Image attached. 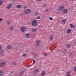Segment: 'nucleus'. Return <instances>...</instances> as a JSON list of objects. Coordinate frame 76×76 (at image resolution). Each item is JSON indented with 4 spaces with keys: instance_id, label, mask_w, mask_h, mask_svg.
Wrapping results in <instances>:
<instances>
[{
    "instance_id": "obj_1",
    "label": "nucleus",
    "mask_w": 76,
    "mask_h": 76,
    "mask_svg": "<svg viewBox=\"0 0 76 76\" xmlns=\"http://www.w3.org/2000/svg\"><path fill=\"white\" fill-rule=\"evenodd\" d=\"M38 23V20L37 19L34 20L32 22V25L34 26H37Z\"/></svg>"
},
{
    "instance_id": "obj_2",
    "label": "nucleus",
    "mask_w": 76,
    "mask_h": 76,
    "mask_svg": "<svg viewBox=\"0 0 76 76\" xmlns=\"http://www.w3.org/2000/svg\"><path fill=\"white\" fill-rule=\"evenodd\" d=\"M41 44V41L39 40H37L36 42V45L37 47H39Z\"/></svg>"
},
{
    "instance_id": "obj_3",
    "label": "nucleus",
    "mask_w": 76,
    "mask_h": 76,
    "mask_svg": "<svg viewBox=\"0 0 76 76\" xmlns=\"http://www.w3.org/2000/svg\"><path fill=\"white\" fill-rule=\"evenodd\" d=\"M20 30L22 32H24L26 30V27H21Z\"/></svg>"
},
{
    "instance_id": "obj_4",
    "label": "nucleus",
    "mask_w": 76,
    "mask_h": 76,
    "mask_svg": "<svg viewBox=\"0 0 76 76\" xmlns=\"http://www.w3.org/2000/svg\"><path fill=\"white\" fill-rule=\"evenodd\" d=\"M64 9V6H60L59 7V11H63Z\"/></svg>"
},
{
    "instance_id": "obj_5",
    "label": "nucleus",
    "mask_w": 76,
    "mask_h": 76,
    "mask_svg": "<svg viewBox=\"0 0 76 76\" xmlns=\"http://www.w3.org/2000/svg\"><path fill=\"white\" fill-rule=\"evenodd\" d=\"M12 7V4H9L7 7V8L8 9H10Z\"/></svg>"
},
{
    "instance_id": "obj_6",
    "label": "nucleus",
    "mask_w": 76,
    "mask_h": 76,
    "mask_svg": "<svg viewBox=\"0 0 76 76\" xmlns=\"http://www.w3.org/2000/svg\"><path fill=\"white\" fill-rule=\"evenodd\" d=\"M30 12H31V10L29 9L26 10L24 11V13L26 14H28V13H29Z\"/></svg>"
},
{
    "instance_id": "obj_7",
    "label": "nucleus",
    "mask_w": 76,
    "mask_h": 76,
    "mask_svg": "<svg viewBox=\"0 0 76 76\" xmlns=\"http://www.w3.org/2000/svg\"><path fill=\"white\" fill-rule=\"evenodd\" d=\"M38 72H39V69H35L33 71V74H37V73Z\"/></svg>"
},
{
    "instance_id": "obj_8",
    "label": "nucleus",
    "mask_w": 76,
    "mask_h": 76,
    "mask_svg": "<svg viewBox=\"0 0 76 76\" xmlns=\"http://www.w3.org/2000/svg\"><path fill=\"white\" fill-rule=\"evenodd\" d=\"M6 64V62H3L1 63H0V66L1 67H3V66H4Z\"/></svg>"
},
{
    "instance_id": "obj_9",
    "label": "nucleus",
    "mask_w": 76,
    "mask_h": 76,
    "mask_svg": "<svg viewBox=\"0 0 76 76\" xmlns=\"http://www.w3.org/2000/svg\"><path fill=\"white\" fill-rule=\"evenodd\" d=\"M45 71H43L41 74V76H45Z\"/></svg>"
},
{
    "instance_id": "obj_10",
    "label": "nucleus",
    "mask_w": 76,
    "mask_h": 76,
    "mask_svg": "<svg viewBox=\"0 0 76 76\" xmlns=\"http://www.w3.org/2000/svg\"><path fill=\"white\" fill-rule=\"evenodd\" d=\"M32 31L33 32H35L37 31V28H34L32 29Z\"/></svg>"
},
{
    "instance_id": "obj_11",
    "label": "nucleus",
    "mask_w": 76,
    "mask_h": 76,
    "mask_svg": "<svg viewBox=\"0 0 76 76\" xmlns=\"http://www.w3.org/2000/svg\"><path fill=\"white\" fill-rule=\"evenodd\" d=\"M71 73V72L70 71H68L66 72V76H69L70 75V73Z\"/></svg>"
},
{
    "instance_id": "obj_12",
    "label": "nucleus",
    "mask_w": 76,
    "mask_h": 76,
    "mask_svg": "<svg viewBox=\"0 0 76 76\" xmlns=\"http://www.w3.org/2000/svg\"><path fill=\"white\" fill-rule=\"evenodd\" d=\"M53 37H54V36L53 35H51L50 36L49 38V40H53Z\"/></svg>"
},
{
    "instance_id": "obj_13",
    "label": "nucleus",
    "mask_w": 76,
    "mask_h": 76,
    "mask_svg": "<svg viewBox=\"0 0 76 76\" xmlns=\"http://www.w3.org/2000/svg\"><path fill=\"white\" fill-rule=\"evenodd\" d=\"M71 31H72L71 30V29H70V28H69L67 30V34H70V33H71Z\"/></svg>"
},
{
    "instance_id": "obj_14",
    "label": "nucleus",
    "mask_w": 76,
    "mask_h": 76,
    "mask_svg": "<svg viewBox=\"0 0 76 76\" xmlns=\"http://www.w3.org/2000/svg\"><path fill=\"white\" fill-rule=\"evenodd\" d=\"M66 20L64 19L62 21V24H63V25H64V24L66 23Z\"/></svg>"
},
{
    "instance_id": "obj_15",
    "label": "nucleus",
    "mask_w": 76,
    "mask_h": 76,
    "mask_svg": "<svg viewBox=\"0 0 76 76\" xmlns=\"http://www.w3.org/2000/svg\"><path fill=\"white\" fill-rule=\"evenodd\" d=\"M64 13H67L68 12V10L67 9H64L63 12Z\"/></svg>"
},
{
    "instance_id": "obj_16",
    "label": "nucleus",
    "mask_w": 76,
    "mask_h": 76,
    "mask_svg": "<svg viewBox=\"0 0 76 76\" xmlns=\"http://www.w3.org/2000/svg\"><path fill=\"white\" fill-rule=\"evenodd\" d=\"M3 75V71L1 70H0V76H2Z\"/></svg>"
},
{
    "instance_id": "obj_17",
    "label": "nucleus",
    "mask_w": 76,
    "mask_h": 76,
    "mask_svg": "<svg viewBox=\"0 0 76 76\" xmlns=\"http://www.w3.org/2000/svg\"><path fill=\"white\" fill-rule=\"evenodd\" d=\"M7 49H11L12 48V46L10 45H9L7 46Z\"/></svg>"
},
{
    "instance_id": "obj_18",
    "label": "nucleus",
    "mask_w": 76,
    "mask_h": 76,
    "mask_svg": "<svg viewBox=\"0 0 76 76\" xmlns=\"http://www.w3.org/2000/svg\"><path fill=\"white\" fill-rule=\"evenodd\" d=\"M26 38H29L30 37V34H26Z\"/></svg>"
},
{
    "instance_id": "obj_19",
    "label": "nucleus",
    "mask_w": 76,
    "mask_h": 76,
    "mask_svg": "<svg viewBox=\"0 0 76 76\" xmlns=\"http://www.w3.org/2000/svg\"><path fill=\"white\" fill-rule=\"evenodd\" d=\"M71 46V45L70 44H68V45H67L66 46V48H70Z\"/></svg>"
},
{
    "instance_id": "obj_20",
    "label": "nucleus",
    "mask_w": 76,
    "mask_h": 76,
    "mask_svg": "<svg viewBox=\"0 0 76 76\" xmlns=\"http://www.w3.org/2000/svg\"><path fill=\"white\" fill-rule=\"evenodd\" d=\"M23 73H24V71H22L20 73L19 75V76H22V75H23Z\"/></svg>"
},
{
    "instance_id": "obj_21",
    "label": "nucleus",
    "mask_w": 76,
    "mask_h": 76,
    "mask_svg": "<svg viewBox=\"0 0 76 76\" xmlns=\"http://www.w3.org/2000/svg\"><path fill=\"white\" fill-rule=\"evenodd\" d=\"M11 23V22H10V21H8L7 23V25H10V24Z\"/></svg>"
},
{
    "instance_id": "obj_22",
    "label": "nucleus",
    "mask_w": 76,
    "mask_h": 76,
    "mask_svg": "<svg viewBox=\"0 0 76 76\" xmlns=\"http://www.w3.org/2000/svg\"><path fill=\"white\" fill-rule=\"evenodd\" d=\"M21 7H22V6L20 5H18L17 6V8H18V9H20V8H21Z\"/></svg>"
},
{
    "instance_id": "obj_23",
    "label": "nucleus",
    "mask_w": 76,
    "mask_h": 76,
    "mask_svg": "<svg viewBox=\"0 0 76 76\" xmlns=\"http://www.w3.org/2000/svg\"><path fill=\"white\" fill-rule=\"evenodd\" d=\"M14 29V26H11V27L10 28V30L12 31V30H13Z\"/></svg>"
},
{
    "instance_id": "obj_24",
    "label": "nucleus",
    "mask_w": 76,
    "mask_h": 76,
    "mask_svg": "<svg viewBox=\"0 0 76 76\" xmlns=\"http://www.w3.org/2000/svg\"><path fill=\"white\" fill-rule=\"evenodd\" d=\"M3 1H0V6H1L2 4H3Z\"/></svg>"
},
{
    "instance_id": "obj_25",
    "label": "nucleus",
    "mask_w": 76,
    "mask_h": 76,
    "mask_svg": "<svg viewBox=\"0 0 76 76\" xmlns=\"http://www.w3.org/2000/svg\"><path fill=\"white\" fill-rule=\"evenodd\" d=\"M12 64L13 65H16V63L15 62H13L12 63Z\"/></svg>"
},
{
    "instance_id": "obj_26",
    "label": "nucleus",
    "mask_w": 76,
    "mask_h": 76,
    "mask_svg": "<svg viewBox=\"0 0 76 76\" xmlns=\"http://www.w3.org/2000/svg\"><path fill=\"white\" fill-rule=\"evenodd\" d=\"M23 57H26L27 56V55L26 54H24L23 55Z\"/></svg>"
},
{
    "instance_id": "obj_27",
    "label": "nucleus",
    "mask_w": 76,
    "mask_h": 76,
    "mask_svg": "<svg viewBox=\"0 0 76 76\" xmlns=\"http://www.w3.org/2000/svg\"><path fill=\"white\" fill-rule=\"evenodd\" d=\"M70 26H71V28H74V27H75V26H73V24H70Z\"/></svg>"
},
{
    "instance_id": "obj_28",
    "label": "nucleus",
    "mask_w": 76,
    "mask_h": 76,
    "mask_svg": "<svg viewBox=\"0 0 76 76\" xmlns=\"http://www.w3.org/2000/svg\"><path fill=\"white\" fill-rule=\"evenodd\" d=\"M39 14V13L38 12H35V15H36V16H37V15H38Z\"/></svg>"
},
{
    "instance_id": "obj_29",
    "label": "nucleus",
    "mask_w": 76,
    "mask_h": 76,
    "mask_svg": "<svg viewBox=\"0 0 76 76\" xmlns=\"http://www.w3.org/2000/svg\"><path fill=\"white\" fill-rule=\"evenodd\" d=\"M32 61H33V64H35V61L34 60H33Z\"/></svg>"
},
{
    "instance_id": "obj_30",
    "label": "nucleus",
    "mask_w": 76,
    "mask_h": 76,
    "mask_svg": "<svg viewBox=\"0 0 76 76\" xmlns=\"http://www.w3.org/2000/svg\"><path fill=\"white\" fill-rule=\"evenodd\" d=\"M49 19L50 20H53V18L51 17H50Z\"/></svg>"
},
{
    "instance_id": "obj_31",
    "label": "nucleus",
    "mask_w": 76,
    "mask_h": 76,
    "mask_svg": "<svg viewBox=\"0 0 76 76\" xmlns=\"http://www.w3.org/2000/svg\"><path fill=\"white\" fill-rule=\"evenodd\" d=\"M4 51H3V50H1V51L0 53V54H3V53Z\"/></svg>"
},
{
    "instance_id": "obj_32",
    "label": "nucleus",
    "mask_w": 76,
    "mask_h": 76,
    "mask_svg": "<svg viewBox=\"0 0 76 76\" xmlns=\"http://www.w3.org/2000/svg\"><path fill=\"white\" fill-rule=\"evenodd\" d=\"M47 6V4H45L43 5V6H44V7H46Z\"/></svg>"
},
{
    "instance_id": "obj_33",
    "label": "nucleus",
    "mask_w": 76,
    "mask_h": 76,
    "mask_svg": "<svg viewBox=\"0 0 76 76\" xmlns=\"http://www.w3.org/2000/svg\"><path fill=\"white\" fill-rule=\"evenodd\" d=\"M3 21V19L0 18V22H2Z\"/></svg>"
},
{
    "instance_id": "obj_34",
    "label": "nucleus",
    "mask_w": 76,
    "mask_h": 76,
    "mask_svg": "<svg viewBox=\"0 0 76 76\" xmlns=\"http://www.w3.org/2000/svg\"><path fill=\"white\" fill-rule=\"evenodd\" d=\"M40 16H39L37 17V19H40Z\"/></svg>"
},
{
    "instance_id": "obj_35",
    "label": "nucleus",
    "mask_w": 76,
    "mask_h": 76,
    "mask_svg": "<svg viewBox=\"0 0 76 76\" xmlns=\"http://www.w3.org/2000/svg\"><path fill=\"white\" fill-rule=\"evenodd\" d=\"M50 47H48L47 48V50H50Z\"/></svg>"
},
{
    "instance_id": "obj_36",
    "label": "nucleus",
    "mask_w": 76,
    "mask_h": 76,
    "mask_svg": "<svg viewBox=\"0 0 76 76\" xmlns=\"http://www.w3.org/2000/svg\"><path fill=\"white\" fill-rule=\"evenodd\" d=\"M74 70L75 71H76V66L74 67Z\"/></svg>"
},
{
    "instance_id": "obj_37",
    "label": "nucleus",
    "mask_w": 76,
    "mask_h": 76,
    "mask_svg": "<svg viewBox=\"0 0 76 76\" xmlns=\"http://www.w3.org/2000/svg\"><path fill=\"white\" fill-rule=\"evenodd\" d=\"M34 57H37V54H34Z\"/></svg>"
},
{
    "instance_id": "obj_38",
    "label": "nucleus",
    "mask_w": 76,
    "mask_h": 76,
    "mask_svg": "<svg viewBox=\"0 0 76 76\" xmlns=\"http://www.w3.org/2000/svg\"><path fill=\"white\" fill-rule=\"evenodd\" d=\"M31 65H28L27 66L28 67H31Z\"/></svg>"
},
{
    "instance_id": "obj_39",
    "label": "nucleus",
    "mask_w": 76,
    "mask_h": 76,
    "mask_svg": "<svg viewBox=\"0 0 76 76\" xmlns=\"http://www.w3.org/2000/svg\"><path fill=\"white\" fill-rule=\"evenodd\" d=\"M37 1H42V0H37Z\"/></svg>"
},
{
    "instance_id": "obj_40",
    "label": "nucleus",
    "mask_w": 76,
    "mask_h": 76,
    "mask_svg": "<svg viewBox=\"0 0 76 76\" xmlns=\"http://www.w3.org/2000/svg\"><path fill=\"white\" fill-rule=\"evenodd\" d=\"M45 11H46V12H48V9H46V10H45Z\"/></svg>"
},
{
    "instance_id": "obj_41",
    "label": "nucleus",
    "mask_w": 76,
    "mask_h": 76,
    "mask_svg": "<svg viewBox=\"0 0 76 76\" xmlns=\"http://www.w3.org/2000/svg\"><path fill=\"white\" fill-rule=\"evenodd\" d=\"M1 46L0 45V50H1Z\"/></svg>"
},
{
    "instance_id": "obj_42",
    "label": "nucleus",
    "mask_w": 76,
    "mask_h": 76,
    "mask_svg": "<svg viewBox=\"0 0 76 76\" xmlns=\"http://www.w3.org/2000/svg\"><path fill=\"white\" fill-rule=\"evenodd\" d=\"M44 56H47V54H44Z\"/></svg>"
},
{
    "instance_id": "obj_43",
    "label": "nucleus",
    "mask_w": 76,
    "mask_h": 76,
    "mask_svg": "<svg viewBox=\"0 0 76 76\" xmlns=\"http://www.w3.org/2000/svg\"><path fill=\"white\" fill-rule=\"evenodd\" d=\"M65 51H67V49H65Z\"/></svg>"
},
{
    "instance_id": "obj_44",
    "label": "nucleus",
    "mask_w": 76,
    "mask_h": 76,
    "mask_svg": "<svg viewBox=\"0 0 76 76\" xmlns=\"http://www.w3.org/2000/svg\"><path fill=\"white\" fill-rule=\"evenodd\" d=\"M0 15H1V14H0Z\"/></svg>"
}]
</instances>
